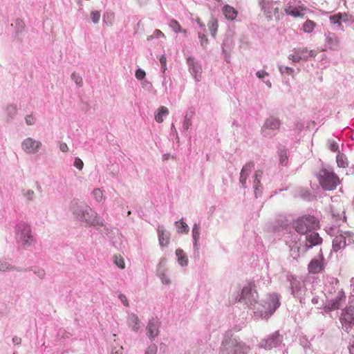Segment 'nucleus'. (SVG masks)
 Wrapping results in <instances>:
<instances>
[{"label":"nucleus","instance_id":"f257e3e1","mask_svg":"<svg viewBox=\"0 0 354 354\" xmlns=\"http://www.w3.org/2000/svg\"><path fill=\"white\" fill-rule=\"evenodd\" d=\"M295 230L301 234H305L319 228V221L312 215H304L298 217L294 221Z\"/></svg>","mask_w":354,"mask_h":354},{"label":"nucleus","instance_id":"f03ea898","mask_svg":"<svg viewBox=\"0 0 354 354\" xmlns=\"http://www.w3.org/2000/svg\"><path fill=\"white\" fill-rule=\"evenodd\" d=\"M73 210L77 217L89 225L97 223V215L91 208L83 203L75 202Z\"/></svg>","mask_w":354,"mask_h":354},{"label":"nucleus","instance_id":"7ed1b4c3","mask_svg":"<svg viewBox=\"0 0 354 354\" xmlns=\"http://www.w3.org/2000/svg\"><path fill=\"white\" fill-rule=\"evenodd\" d=\"M319 182L325 190H333L339 183L338 176L333 171L324 169L320 170Z\"/></svg>","mask_w":354,"mask_h":354},{"label":"nucleus","instance_id":"20e7f679","mask_svg":"<svg viewBox=\"0 0 354 354\" xmlns=\"http://www.w3.org/2000/svg\"><path fill=\"white\" fill-rule=\"evenodd\" d=\"M17 234L20 241L24 246L29 245L33 241L30 234V226L26 223H20L17 227Z\"/></svg>","mask_w":354,"mask_h":354},{"label":"nucleus","instance_id":"39448f33","mask_svg":"<svg viewBox=\"0 0 354 354\" xmlns=\"http://www.w3.org/2000/svg\"><path fill=\"white\" fill-rule=\"evenodd\" d=\"M351 234L348 232L338 231L333 240V249L335 252L344 248L346 245V240L351 239Z\"/></svg>","mask_w":354,"mask_h":354},{"label":"nucleus","instance_id":"423d86ee","mask_svg":"<svg viewBox=\"0 0 354 354\" xmlns=\"http://www.w3.org/2000/svg\"><path fill=\"white\" fill-rule=\"evenodd\" d=\"M324 257L322 250H320L319 256L315 257L310 261L308 266V272L310 274H317L321 272L324 269Z\"/></svg>","mask_w":354,"mask_h":354},{"label":"nucleus","instance_id":"0eeeda50","mask_svg":"<svg viewBox=\"0 0 354 354\" xmlns=\"http://www.w3.org/2000/svg\"><path fill=\"white\" fill-rule=\"evenodd\" d=\"M41 142L32 138H26L21 144V147L24 151L28 153H36L41 147Z\"/></svg>","mask_w":354,"mask_h":354},{"label":"nucleus","instance_id":"6e6552de","mask_svg":"<svg viewBox=\"0 0 354 354\" xmlns=\"http://www.w3.org/2000/svg\"><path fill=\"white\" fill-rule=\"evenodd\" d=\"M346 296L343 292H339L336 297L329 301L324 306V309L328 311L337 310L339 308L341 302L344 301Z\"/></svg>","mask_w":354,"mask_h":354},{"label":"nucleus","instance_id":"1a4fd4ad","mask_svg":"<svg viewBox=\"0 0 354 354\" xmlns=\"http://www.w3.org/2000/svg\"><path fill=\"white\" fill-rule=\"evenodd\" d=\"M306 238L308 248L321 244L322 242V239L319 236V234L315 231L307 233Z\"/></svg>","mask_w":354,"mask_h":354},{"label":"nucleus","instance_id":"9d476101","mask_svg":"<svg viewBox=\"0 0 354 354\" xmlns=\"http://www.w3.org/2000/svg\"><path fill=\"white\" fill-rule=\"evenodd\" d=\"M158 236L160 245L161 246H167L170 242V234L166 231L163 226L158 227Z\"/></svg>","mask_w":354,"mask_h":354},{"label":"nucleus","instance_id":"9b49d317","mask_svg":"<svg viewBox=\"0 0 354 354\" xmlns=\"http://www.w3.org/2000/svg\"><path fill=\"white\" fill-rule=\"evenodd\" d=\"M158 322L155 319H151L149 321L148 326L147 327V334L150 338H154L158 335Z\"/></svg>","mask_w":354,"mask_h":354},{"label":"nucleus","instance_id":"f8f14e48","mask_svg":"<svg viewBox=\"0 0 354 354\" xmlns=\"http://www.w3.org/2000/svg\"><path fill=\"white\" fill-rule=\"evenodd\" d=\"M330 23L335 25H337L339 27H342V21L346 22L348 21V15L345 12H339L336 15H332L329 17Z\"/></svg>","mask_w":354,"mask_h":354},{"label":"nucleus","instance_id":"ddd939ff","mask_svg":"<svg viewBox=\"0 0 354 354\" xmlns=\"http://www.w3.org/2000/svg\"><path fill=\"white\" fill-rule=\"evenodd\" d=\"M223 13L225 15V17L227 20L233 21L236 19L238 15L237 10L232 6L230 5H225L223 7Z\"/></svg>","mask_w":354,"mask_h":354},{"label":"nucleus","instance_id":"4468645a","mask_svg":"<svg viewBox=\"0 0 354 354\" xmlns=\"http://www.w3.org/2000/svg\"><path fill=\"white\" fill-rule=\"evenodd\" d=\"M285 12L294 17H301L303 18L305 15L304 12H301L299 8L297 7H292L291 6H286L284 10Z\"/></svg>","mask_w":354,"mask_h":354},{"label":"nucleus","instance_id":"2eb2a0df","mask_svg":"<svg viewBox=\"0 0 354 354\" xmlns=\"http://www.w3.org/2000/svg\"><path fill=\"white\" fill-rule=\"evenodd\" d=\"M281 122L280 120L275 118H268L264 124V127L269 129H278L280 127Z\"/></svg>","mask_w":354,"mask_h":354},{"label":"nucleus","instance_id":"dca6fc26","mask_svg":"<svg viewBox=\"0 0 354 354\" xmlns=\"http://www.w3.org/2000/svg\"><path fill=\"white\" fill-rule=\"evenodd\" d=\"M339 38L335 35L328 36L326 38V44L330 49L336 50L339 47Z\"/></svg>","mask_w":354,"mask_h":354},{"label":"nucleus","instance_id":"f3484780","mask_svg":"<svg viewBox=\"0 0 354 354\" xmlns=\"http://www.w3.org/2000/svg\"><path fill=\"white\" fill-rule=\"evenodd\" d=\"M169 110L167 107L161 106L155 115V120L157 122L161 123L163 122V115H167Z\"/></svg>","mask_w":354,"mask_h":354},{"label":"nucleus","instance_id":"a211bd4d","mask_svg":"<svg viewBox=\"0 0 354 354\" xmlns=\"http://www.w3.org/2000/svg\"><path fill=\"white\" fill-rule=\"evenodd\" d=\"M129 326L132 328L135 331H137L140 328V321L138 317L136 315H131L128 319Z\"/></svg>","mask_w":354,"mask_h":354},{"label":"nucleus","instance_id":"6ab92c4d","mask_svg":"<svg viewBox=\"0 0 354 354\" xmlns=\"http://www.w3.org/2000/svg\"><path fill=\"white\" fill-rule=\"evenodd\" d=\"M316 23L310 19H307L302 25V30L306 33H311L314 30Z\"/></svg>","mask_w":354,"mask_h":354},{"label":"nucleus","instance_id":"aec40b11","mask_svg":"<svg viewBox=\"0 0 354 354\" xmlns=\"http://www.w3.org/2000/svg\"><path fill=\"white\" fill-rule=\"evenodd\" d=\"M209 30L212 37H215L218 30V23L216 19H212L207 24Z\"/></svg>","mask_w":354,"mask_h":354},{"label":"nucleus","instance_id":"412c9836","mask_svg":"<svg viewBox=\"0 0 354 354\" xmlns=\"http://www.w3.org/2000/svg\"><path fill=\"white\" fill-rule=\"evenodd\" d=\"M169 26L175 32H183L187 33L186 30L181 28L180 24L176 19H171L169 22Z\"/></svg>","mask_w":354,"mask_h":354},{"label":"nucleus","instance_id":"4be33fe9","mask_svg":"<svg viewBox=\"0 0 354 354\" xmlns=\"http://www.w3.org/2000/svg\"><path fill=\"white\" fill-rule=\"evenodd\" d=\"M176 254L178 257V261L180 265L185 266L187 264V258L185 255L183 250L177 249L176 250Z\"/></svg>","mask_w":354,"mask_h":354},{"label":"nucleus","instance_id":"5701e85b","mask_svg":"<svg viewBox=\"0 0 354 354\" xmlns=\"http://www.w3.org/2000/svg\"><path fill=\"white\" fill-rule=\"evenodd\" d=\"M295 50L296 51L299 56L300 55L301 57H304V59H302V60L306 61L308 59V57L313 56V51H308V49L305 48L295 49Z\"/></svg>","mask_w":354,"mask_h":354},{"label":"nucleus","instance_id":"b1692460","mask_svg":"<svg viewBox=\"0 0 354 354\" xmlns=\"http://www.w3.org/2000/svg\"><path fill=\"white\" fill-rule=\"evenodd\" d=\"M337 163L338 167L346 168L348 166V161L346 156L339 153L337 156Z\"/></svg>","mask_w":354,"mask_h":354},{"label":"nucleus","instance_id":"393cba45","mask_svg":"<svg viewBox=\"0 0 354 354\" xmlns=\"http://www.w3.org/2000/svg\"><path fill=\"white\" fill-rule=\"evenodd\" d=\"M175 225L178 233L188 232L189 231L188 225L183 220L175 222Z\"/></svg>","mask_w":354,"mask_h":354},{"label":"nucleus","instance_id":"a878e982","mask_svg":"<svg viewBox=\"0 0 354 354\" xmlns=\"http://www.w3.org/2000/svg\"><path fill=\"white\" fill-rule=\"evenodd\" d=\"M249 348L247 346H242L239 344L236 345L232 348H231V351L233 352V354H246L248 351Z\"/></svg>","mask_w":354,"mask_h":354},{"label":"nucleus","instance_id":"bb28decb","mask_svg":"<svg viewBox=\"0 0 354 354\" xmlns=\"http://www.w3.org/2000/svg\"><path fill=\"white\" fill-rule=\"evenodd\" d=\"M92 195L97 202H102L104 200L103 192L100 188L94 189L92 192Z\"/></svg>","mask_w":354,"mask_h":354},{"label":"nucleus","instance_id":"cd10ccee","mask_svg":"<svg viewBox=\"0 0 354 354\" xmlns=\"http://www.w3.org/2000/svg\"><path fill=\"white\" fill-rule=\"evenodd\" d=\"M342 319L350 324H352L354 322V314H353V311L350 309L346 310Z\"/></svg>","mask_w":354,"mask_h":354},{"label":"nucleus","instance_id":"c85d7f7f","mask_svg":"<svg viewBox=\"0 0 354 354\" xmlns=\"http://www.w3.org/2000/svg\"><path fill=\"white\" fill-rule=\"evenodd\" d=\"M254 167V164L253 162H249L248 163L245 164L243 167L242 168L241 171H244V176H245L246 178H248L250 174L251 173L252 170Z\"/></svg>","mask_w":354,"mask_h":354},{"label":"nucleus","instance_id":"c756f323","mask_svg":"<svg viewBox=\"0 0 354 354\" xmlns=\"http://www.w3.org/2000/svg\"><path fill=\"white\" fill-rule=\"evenodd\" d=\"M114 263L121 269H124L125 267L124 259L121 256L115 255L114 257Z\"/></svg>","mask_w":354,"mask_h":354},{"label":"nucleus","instance_id":"7c9ffc66","mask_svg":"<svg viewBox=\"0 0 354 354\" xmlns=\"http://www.w3.org/2000/svg\"><path fill=\"white\" fill-rule=\"evenodd\" d=\"M262 175H263V172L261 170H257L255 171V174L254 176V187H256V189L260 184V180L262 177Z\"/></svg>","mask_w":354,"mask_h":354},{"label":"nucleus","instance_id":"2f4dec72","mask_svg":"<svg viewBox=\"0 0 354 354\" xmlns=\"http://www.w3.org/2000/svg\"><path fill=\"white\" fill-rule=\"evenodd\" d=\"M100 12L93 11L91 13V19L94 24H97L100 19Z\"/></svg>","mask_w":354,"mask_h":354},{"label":"nucleus","instance_id":"473e14b6","mask_svg":"<svg viewBox=\"0 0 354 354\" xmlns=\"http://www.w3.org/2000/svg\"><path fill=\"white\" fill-rule=\"evenodd\" d=\"M71 77L75 81V84L77 86H82V84H83L82 78L80 75H78L75 73H73L71 75Z\"/></svg>","mask_w":354,"mask_h":354},{"label":"nucleus","instance_id":"72a5a7b5","mask_svg":"<svg viewBox=\"0 0 354 354\" xmlns=\"http://www.w3.org/2000/svg\"><path fill=\"white\" fill-rule=\"evenodd\" d=\"M288 58L291 59L293 62H299V61L302 60L304 59V57L299 56L298 54L296 53V51L294 50V53L292 55H290Z\"/></svg>","mask_w":354,"mask_h":354},{"label":"nucleus","instance_id":"f704fd0d","mask_svg":"<svg viewBox=\"0 0 354 354\" xmlns=\"http://www.w3.org/2000/svg\"><path fill=\"white\" fill-rule=\"evenodd\" d=\"M192 234L193 238L195 242H196L199 239V227L196 224H195L193 227Z\"/></svg>","mask_w":354,"mask_h":354},{"label":"nucleus","instance_id":"c9c22d12","mask_svg":"<svg viewBox=\"0 0 354 354\" xmlns=\"http://www.w3.org/2000/svg\"><path fill=\"white\" fill-rule=\"evenodd\" d=\"M157 353V346L156 344H151L150 345L146 352L145 354H156Z\"/></svg>","mask_w":354,"mask_h":354},{"label":"nucleus","instance_id":"e433bc0d","mask_svg":"<svg viewBox=\"0 0 354 354\" xmlns=\"http://www.w3.org/2000/svg\"><path fill=\"white\" fill-rule=\"evenodd\" d=\"M251 294V290L248 288H244L242 290V299L245 300H250V297H248V295Z\"/></svg>","mask_w":354,"mask_h":354},{"label":"nucleus","instance_id":"4c0bfd02","mask_svg":"<svg viewBox=\"0 0 354 354\" xmlns=\"http://www.w3.org/2000/svg\"><path fill=\"white\" fill-rule=\"evenodd\" d=\"M198 37L200 39L201 44L203 46H206L207 44L208 39H207V38L206 37V36L204 34L198 33Z\"/></svg>","mask_w":354,"mask_h":354},{"label":"nucleus","instance_id":"58836bf2","mask_svg":"<svg viewBox=\"0 0 354 354\" xmlns=\"http://www.w3.org/2000/svg\"><path fill=\"white\" fill-rule=\"evenodd\" d=\"M145 75V72L142 69L139 68L136 71V77L138 80H141L144 79Z\"/></svg>","mask_w":354,"mask_h":354},{"label":"nucleus","instance_id":"ea45409f","mask_svg":"<svg viewBox=\"0 0 354 354\" xmlns=\"http://www.w3.org/2000/svg\"><path fill=\"white\" fill-rule=\"evenodd\" d=\"M74 166L79 169L80 170L82 169L84 163L82 160L79 158H75V162H74Z\"/></svg>","mask_w":354,"mask_h":354},{"label":"nucleus","instance_id":"a19ab883","mask_svg":"<svg viewBox=\"0 0 354 354\" xmlns=\"http://www.w3.org/2000/svg\"><path fill=\"white\" fill-rule=\"evenodd\" d=\"M113 19V15L112 14H107L106 15H104V22L107 24V26H111L112 22L111 19Z\"/></svg>","mask_w":354,"mask_h":354},{"label":"nucleus","instance_id":"79ce46f5","mask_svg":"<svg viewBox=\"0 0 354 354\" xmlns=\"http://www.w3.org/2000/svg\"><path fill=\"white\" fill-rule=\"evenodd\" d=\"M292 255L293 256L294 259H298L299 257V248L295 247L292 248L291 249Z\"/></svg>","mask_w":354,"mask_h":354},{"label":"nucleus","instance_id":"37998d69","mask_svg":"<svg viewBox=\"0 0 354 354\" xmlns=\"http://www.w3.org/2000/svg\"><path fill=\"white\" fill-rule=\"evenodd\" d=\"M16 27L18 28L19 30H21L25 27V24L24 21L21 19H17L15 22Z\"/></svg>","mask_w":354,"mask_h":354},{"label":"nucleus","instance_id":"c03bdc74","mask_svg":"<svg viewBox=\"0 0 354 354\" xmlns=\"http://www.w3.org/2000/svg\"><path fill=\"white\" fill-rule=\"evenodd\" d=\"M26 122L28 125H32L35 123V118L31 115H27Z\"/></svg>","mask_w":354,"mask_h":354},{"label":"nucleus","instance_id":"a18cd8bd","mask_svg":"<svg viewBox=\"0 0 354 354\" xmlns=\"http://www.w3.org/2000/svg\"><path fill=\"white\" fill-rule=\"evenodd\" d=\"M338 148H339V146H338V144L336 142H332L330 145H329V149L332 151H338Z\"/></svg>","mask_w":354,"mask_h":354},{"label":"nucleus","instance_id":"49530a36","mask_svg":"<svg viewBox=\"0 0 354 354\" xmlns=\"http://www.w3.org/2000/svg\"><path fill=\"white\" fill-rule=\"evenodd\" d=\"M119 299H120L121 302L125 306H129V302H128V300H127V298L126 297L125 295H119Z\"/></svg>","mask_w":354,"mask_h":354},{"label":"nucleus","instance_id":"de8ad7c7","mask_svg":"<svg viewBox=\"0 0 354 354\" xmlns=\"http://www.w3.org/2000/svg\"><path fill=\"white\" fill-rule=\"evenodd\" d=\"M159 60H160V62L161 64L162 68L163 71H165L166 62H167L165 56V55H161L160 59H159Z\"/></svg>","mask_w":354,"mask_h":354},{"label":"nucleus","instance_id":"09e8293b","mask_svg":"<svg viewBox=\"0 0 354 354\" xmlns=\"http://www.w3.org/2000/svg\"><path fill=\"white\" fill-rule=\"evenodd\" d=\"M257 76L259 77V78H263L265 77L266 76H268V73L265 71H259L257 72L256 73Z\"/></svg>","mask_w":354,"mask_h":354},{"label":"nucleus","instance_id":"8fccbe9b","mask_svg":"<svg viewBox=\"0 0 354 354\" xmlns=\"http://www.w3.org/2000/svg\"><path fill=\"white\" fill-rule=\"evenodd\" d=\"M244 171H241V175H240V183L242 184L243 186L245 185V183H246V180L248 178L245 177V176H244Z\"/></svg>","mask_w":354,"mask_h":354},{"label":"nucleus","instance_id":"3c124183","mask_svg":"<svg viewBox=\"0 0 354 354\" xmlns=\"http://www.w3.org/2000/svg\"><path fill=\"white\" fill-rule=\"evenodd\" d=\"M34 194L35 193L32 190H27L24 195L28 198V200H32Z\"/></svg>","mask_w":354,"mask_h":354},{"label":"nucleus","instance_id":"603ef678","mask_svg":"<svg viewBox=\"0 0 354 354\" xmlns=\"http://www.w3.org/2000/svg\"><path fill=\"white\" fill-rule=\"evenodd\" d=\"M59 149L62 152H66L68 150V147L66 143H61L59 145Z\"/></svg>","mask_w":354,"mask_h":354},{"label":"nucleus","instance_id":"864d4df0","mask_svg":"<svg viewBox=\"0 0 354 354\" xmlns=\"http://www.w3.org/2000/svg\"><path fill=\"white\" fill-rule=\"evenodd\" d=\"M153 36L156 37H160V36H162L163 37H165L164 33H162L161 30H158V29H156L154 31Z\"/></svg>","mask_w":354,"mask_h":354},{"label":"nucleus","instance_id":"5fc2aeb1","mask_svg":"<svg viewBox=\"0 0 354 354\" xmlns=\"http://www.w3.org/2000/svg\"><path fill=\"white\" fill-rule=\"evenodd\" d=\"M12 342L15 344L16 345H19L21 343V339L20 337H13L12 339Z\"/></svg>","mask_w":354,"mask_h":354},{"label":"nucleus","instance_id":"6e6d98bb","mask_svg":"<svg viewBox=\"0 0 354 354\" xmlns=\"http://www.w3.org/2000/svg\"><path fill=\"white\" fill-rule=\"evenodd\" d=\"M297 8H299V10L301 12H304V13L306 11L308 10V9L304 6H299L297 7Z\"/></svg>","mask_w":354,"mask_h":354},{"label":"nucleus","instance_id":"4d7b16f0","mask_svg":"<svg viewBox=\"0 0 354 354\" xmlns=\"http://www.w3.org/2000/svg\"><path fill=\"white\" fill-rule=\"evenodd\" d=\"M285 71L288 74H292L294 73V70L292 68L290 67H286Z\"/></svg>","mask_w":354,"mask_h":354},{"label":"nucleus","instance_id":"13d9d810","mask_svg":"<svg viewBox=\"0 0 354 354\" xmlns=\"http://www.w3.org/2000/svg\"><path fill=\"white\" fill-rule=\"evenodd\" d=\"M341 209H342L341 212H337V213L336 214V216H338V217H340V216H342V214H343L344 213V209H343V208H341ZM332 211H333V212H334V211H333V210H332ZM333 214H334V215H335V213H333Z\"/></svg>","mask_w":354,"mask_h":354},{"label":"nucleus","instance_id":"bf43d9fd","mask_svg":"<svg viewBox=\"0 0 354 354\" xmlns=\"http://www.w3.org/2000/svg\"><path fill=\"white\" fill-rule=\"evenodd\" d=\"M8 109H11V111L13 112L14 114L16 113V112H17V109H16L15 106H8Z\"/></svg>","mask_w":354,"mask_h":354},{"label":"nucleus","instance_id":"052dcab7","mask_svg":"<svg viewBox=\"0 0 354 354\" xmlns=\"http://www.w3.org/2000/svg\"><path fill=\"white\" fill-rule=\"evenodd\" d=\"M349 352L351 354H354V344L349 348Z\"/></svg>","mask_w":354,"mask_h":354},{"label":"nucleus","instance_id":"680f3d73","mask_svg":"<svg viewBox=\"0 0 354 354\" xmlns=\"http://www.w3.org/2000/svg\"><path fill=\"white\" fill-rule=\"evenodd\" d=\"M162 282L168 284L170 283V281L167 279H162Z\"/></svg>","mask_w":354,"mask_h":354},{"label":"nucleus","instance_id":"e2e57ef3","mask_svg":"<svg viewBox=\"0 0 354 354\" xmlns=\"http://www.w3.org/2000/svg\"><path fill=\"white\" fill-rule=\"evenodd\" d=\"M281 161H284V160H285V158H283V156H281Z\"/></svg>","mask_w":354,"mask_h":354},{"label":"nucleus","instance_id":"0e129e2a","mask_svg":"<svg viewBox=\"0 0 354 354\" xmlns=\"http://www.w3.org/2000/svg\"><path fill=\"white\" fill-rule=\"evenodd\" d=\"M267 85H269L270 86H271V84L270 83H267Z\"/></svg>","mask_w":354,"mask_h":354},{"label":"nucleus","instance_id":"69168bd1","mask_svg":"<svg viewBox=\"0 0 354 354\" xmlns=\"http://www.w3.org/2000/svg\"><path fill=\"white\" fill-rule=\"evenodd\" d=\"M267 85H269L270 86H271V84L270 83H267Z\"/></svg>","mask_w":354,"mask_h":354},{"label":"nucleus","instance_id":"338daca9","mask_svg":"<svg viewBox=\"0 0 354 354\" xmlns=\"http://www.w3.org/2000/svg\"><path fill=\"white\" fill-rule=\"evenodd\" d=\"M223 354H225L224 351H222Z\"/></svg>","mask_w":354,"mask_h":354}]
</instances>
